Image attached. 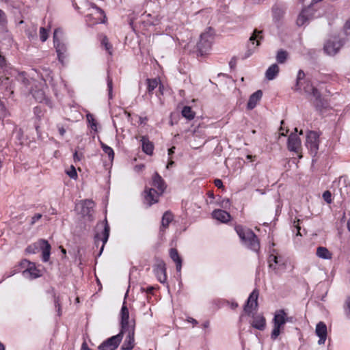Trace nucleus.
I'll return each instance as SVG.
<instances>
[{"label": "nucleus", "instance_id": "obj_1", "mask_svg": "<svg viewBox=\"0 0 350 350\" xmlns=\"http://www.w3.org/2000/svg\"><path fill=\"white\" fill-rule=\"evenodd\" d=\"M152 186L154 188L145 191L144 198L148 206L157 202L159 196L163 193L166 189L164 180L157 172H155L152 177Z\"/></svg>", "mask_w": 350, "mask_h": 350}, {"label": "nucleus", "instance_id": "obj_2", "mask_svg": "<svg viewBox=\"0 0 350 350\" xmlns=\"http://www.w3.org/2000/svg\"><path fill=\"white\" fill-rule=\"evenodd\" d=\"M235 230L243 243L247 247L254 252H258L259 250V240L253 231L250 229L244 228L241 226H236Z\"/></svg>", "mask_w": 350, "mask_h": 350}, {"label": "nucleus", "instance_id": "obj_3", "mask_svg": "<svg viewBox=\"0 0 350 350\" xmlns=\"http://www.w3.org/2000/svg\"><path fill=\"white\" fill-rule=\"evenodd\" d=\"M293 318L288 317L287 313L284 309L277 310L272 320L273 329L271 334V338L275 340L282 332L284 329V325L287 322H291Z\"/></svg>", "mask_w": 350, "mask_h": 350}, {"label": "nucleus", "instance_id": "obj_4", "mask_svg": "<svg viewBox=\"0 0 350 350\" xmlns=\"http://www.w3.org/2000/svg\"><path fill=\"white\" fill-rule=\"evenodd\" d=\"M109 232L110 227L107 219H105L103 221L97 223L95 229L94 239V243L96 245V247H98L100 242L102 243L98 253V256L101 255L104 250L105 245L108 241L109 237Z\"/></svg>", "mask_w": 350, "mask_h": 350}, {"label": "nucleus", "instance_id": "obj_5", "mask_svg": "<svg viewBox=\"0 0 350 350\" xmlns=\"http://www.w3.org/2000/svg\"><path fill=\"white\" fill-rule=\"evenodd\" d=\"M42 250V258L44 262H47L50 258L51 245L47 241L40 239L36 243L29 245L26 248V252L29 254H35L38 250Z\"/></svg>", "mask_w": 350, "mask_h": 350}, {"label": "nucleus", "instance_id": "obj_6", "mask_svg": "<svg viewBox=\"0 0 350 350\" xmlns=\"http://www.w3.org/2000/svg\"><path fill=\"white\" fill-rule=\"evenodd\" d=\"M213 40V33L210 29L200 35L199 42L197 44V52L198 55L206 54L211 48Z\"/></svg>", "mask_w": 350, "mask_h": 350}, {"label": "nucleus", "instance_id": "obj_7", "mask_svg": "<svg viewBox=\"0 0 350 350\" xmlns=\"http://www.w3.org/2000/svg\"><path fill=\"white\" fill-rule=\"evenodd\" d=\"M62 33V30L59 29H57L54 31L53 33V42L54 46L56 49V52L57 53L58 59L62 64L64 63V60L66 58V52L67 51V47L65 43L60 41L59 38V34Z\"/></svg>", "mask_w": 350, "mask_h": 350}, {"label": "nucleus", "instance_id": "obj_8", "mask_svg": "<svg viewBox=\"0 0 350 350\" xmlns=\"http://www.w3.org/2000/svg\"><path fill=\"white\" fill-rule=\"evenodd\" d=\"M85 21L90 25H94L96 24L104 23L105 22L106 16L103 10L98 7H95L93 12L88 14L85 16Z\"/></svg>", "mask_w": 350, "mask_h": 350}, {"label": "nucleus", "instance_id": "obj_9", "mask_svg": "<svg viewBox=\"0 0 350 350\" xmlns=\"http://www.w3.org/2000/svg\"><path fill=\"white\" fill-rule=\"evenodd\" d=\"M123 333L120 332L117 335L113 336L104 340L99 346V350H115L119 346L123 338Z\"/></svg>", "mask_w": 350, "mask_h": 350}, {"label": "nucleus", "instance_id": "obj_10", "mask_svg": "<svg viewBox=\"0 0 350 350\" xmlns=\"http://www.w3.org/2000/svg\"><path fill=\"white\" fill-rule=\"evenodd\" d=\"M306 146L314 156L317 154L319 146V135L315 132L310 131L306 135Z\"/></svg>", "mask_w": 350, "mask_h": 350}, {"label": "nucleus", "instance_id": "obj_11", "mask_svg": "<svg viewBox=\"0 0 350 350\" xmlns=\"http://www.w3.org/2000/svg\"><path fill=\"white\" fill-rule=\"evenodd\" d=\"M341 40L336 37L327 41L324 45V51L329 55H335L342 46Z\"/></svg>", "mask_w": 350, "mask_h": 350}, {"label": "nucleus", "instance_id": "obj_12", "mask_svg": "<svg viewBox=\"0 0 350 350\" xmlns=\"http://www.w3.org/2000/svg\"><path fill=\"white\" fill-rule=\"evenodd\" d=\"M258 291L254 289L249 297L247 298V302L244 306V311L247 314H250L253 310H255L258 308Z\"/></svg>", "mask_w": 350, "mask_h": 350}, {"label": "nucleus", "instance_id": "obj_13", "mask_svg": "<svg viewBox=\"0 0 350 350\" xmlns=\"http://www.w3.org/2000/svg\"><path fill=\"white\" fill-rule=\"evenodd\" d=\"M120 319H121V332L124 334V331L129 328H135V325L131 322H129V310L125 305V302L123 303L120 310Z\"/></svg>", "mask_w": 350, "mask_h": 350}, {"label": "nucleus", "instance_id": "obj_14", "mask_svg": "<svg viewBox=\"0 0 350 350\" xmlns=\"http://www.w3.org/2000/svg\"><path fill=\"white\" fill-rule=\"evenodd\" d=\"M23 264H26L27 265V269L23 271V275L25 278L35 279L41 276L40 271L36 268L34 263L25 260L23 262Z\"/></svg>", "mask_w": 350, "mask_h": 350}, {"label": "nucleus", "instance_id": "obj_15", "mask_svg": "<svg viewBox=\"0 0 350 350\" xmlns=\"http://www.w3.org/2000/svg\"><path fill=\"white\" fill-rule=\"evenodd\" d=\"M125 339L121 347L122 350H131L135 345V328H129L124 331Z\"/></svg>", "mask_w": 350, "mask_h": 350}, {"label": "nucleus", "instance_id": "obj_16", "mask_svg": "<svg viewBox=\"0 0 350 350\" xmlns=\"http://www.w3.org/2000/svg\"><path fill=\"white\" fill-rule=\"evenodd\" d=\"M261 33V31H258L257 29H255L254 31L253 34L251 36L250 38V44L248 45V53L247 54L246 57L251 55L254 53L256 47L260 44V40L262 39V36L260 35Z\"/></svg>", "mask_w": 350, "mask_h": 350}, {"label": "nucleus", "instance_id": "obj_17", "mask_svg": "<svg viewBox=\"0 0 350 350\" xmlns=\"http://www.w3.org/2000/svg\"><path fill=\"white\" fill-rule=\"evenodd\" d=\"M301 148V140L296 134H291L288 139V148L290 151L298 152Z\"/></svg>", "mask_w": 350, "mask_h": 350}, {"label": "nucleus", "instance_id": "obj_18", "mask_svg": "<svg viewBox=\"0 0 350 350\" xmlns=\"http://www.w3.org/2000/svg\"><path fill=\"white\" fill-rule=\"evenodd\" d=\"M316 334L319 337L318 343L319 345L324 344L327 338V326L326 325L321 321L317 323L315 330Z\"/></svg>", "mask_w": 350, "mask_h": 350}, {"label": "nucleus", "instance_id": "obj_19", "mask_svg": "<svg viewBox=\"0 0 350 350\" xmlns=\"http://www.w3.org/2000/svg\"><path fill=\"white\" fill-rule=\"evenodd\" d=\"M212 217L222 223H227L230 220V215L226 211L216 209L212 213Z\"/></svg>", "mask_w": 350, "mask_h": 350}, {"label": "nucleus", "instance_id": "obj_20", "mask_svg": "<svg viewBox=\"0 0 350 350\" xmlns=\"http://www.w3.org/2000/svg\"><path fill=\"white\" fill-rule=\"evenodd\" d=\"M251 323L253 327L258 330H264L266 327V319L261 314H257L252 317Z\"/></svg>", "mask_w": 350, "mask_h": 350}, {"label": "nucleus", "instance_id": "obj_21", "mask_svg": "<svg viewBox=\"0 0 350 350\" xmlns=\"http://www.w3.org/2000/svg\"><path fill=\"white\" fill-rule=\"evenodd\" d=\"M154 274L157 278V280L161 283H165L167 280L166 275V268L165 264H159L156 268L154 269Z\"/></svg>", "mask_w": 350, "mask_h": 350}, {"label": "nucleus", "instance_id": "obj_22", "mask_svg": "<svg viewBox=\"0 0 350 350\" xmlns=\"http://www.w3.org/2000/svg\"><path fill=\"white\" fill-rule=\"evenodd\" d=\"M262 96V92L261 90H257L254 93H253L249 98L247 107L248 109H253L257 105V103L260 101Z\"/></svg>", "mask_w": 350, "mask_h": 350}, {"label": "nucleus", "instance_id": "obj_23", "mask_svg": "<svg viewBox=\"0 0 350 350\" xmlns=\"http://www.w3.org/2000/svg\"><path fill=\"white\" fill-rule=\"evenodd\" d=\"M306 93L312 96L316 101H318L321 98V94L318 90L315 88L309 81L306 82V85L304 87Z\"/></svg>", "mask_w": 350, "mask_h": 350}, {"label": "nucleus", "instance_id": "obj_24", "mask_svg": "<svg viewBox=\"0 0 350 350\" xmlns=\"http://www.w3.org/2000/svg\"><path fill=\"white\" fill-rule=\"evenodd\" d=\"M170 256L176 263L177 272H180L182 268V258L180 257L177 250L175 248L170 249Z\"/></svg>", "mask_w": 350, "mask_h": 350}, {"label": "nucleus", "instance_id": "obj_25", "mask_svg": "<svg viewBox=\"0 0 350 350\" xmlns=\"http://www.w3.org/2000/svg\"><path fill=\"white\" fill-rule=\"evenodd\" d=\"M309 8H304L301 10L297 19V24L298 26H303L307 24L309 21Z\"/></svg>", "mask_w": 350, "mask_h": 350}, {"label": "nucleus", "instance_id": "obj_26", "mask_svg": "<svg viewBox=\"0 0 350 350\" xmlns=\"http://www.w3.org/2000/svg\"><path fill=\"white\" fill-rule=\"evenodd\" d=\"M142 150L148 155H152L154 150V145L146 137H142Z\"/></svg>", "mask_w": 350, "mask_h": 350}, {"label": "nucleus", "instance_id": "obj_27", "mask_svg": "<svg viewBox=\"0 0 350 350\" xmlns=\"http://www.w3.org/2000/svg\"><path fill=\"white\" fill-rule=\"evenodd\" d=\"M279 72V66L276 64H272L265 72V77L268 80H273Z\"/></svg>", "mask_w": 350, "mask_h": 350}, {"label": "nucleus", "instance_id": "obj_28", "mask_svg": "<svg viewBox=\"0 0 350 350\" xmlns=\"http://www.w3.org/2000/svg\"><path fill=\"white\" fill-rule=\"evenodd\" d=\"M94 203L92 200H85L82 202V214L83 215H91V212L93 211Z\"/></svg>", "mask_w": 350, "mask_h": 350}, {"label": "nucleus", "instance_id": "obj_29", "mask_svg": "<svg viewBox=\"0 0 350 350\" xmlns=\"http://www.w3.org/2000/svg\"><path fill=\"white\" fill-rule=\"evenodd\" d=\"M272 12L274 19L279 21L285 13V8L283 5L276 4L273 7Z\"/></svg>", "mask_w": 350, "mask_h": 350}, {"label": "nucleus", "instance_id": "obj_30", "mask_svg": "<svg viewBox=\"0 0 350 350\" xmlns=\"http://www.w3.org/2000/svg\"><path fill=\"white\" fill-rule=\"evenodd\" d=\"M317 256L323 259H331L332 254L325 247H318L317 249Z\"/></svg>", "mask_w": 350, "mask_h": 350}, {"label": "nucleus", "instance_id": "obj_31", "mask_svg": "<svg viewBox=\"0 0 350 350\" xmlns=\"http://www.w3.org/2000/svg\"><path fill=\"white\" fill-rule=\"evenodd\" d=\"M172 219L173 216L172 213L168 211L165 212L162 217L161 231H164L168 227Z\"/></svg>", "mask_w": 350, "mask_h": 350}, {"label": "nucleus", "instance_id": "obj_32", "mask_svg": "<svg viewBox=\"0 0 350 350\" xmlns=\"http://www.w3.org/2000/svg\"><path fill=\"white\" fill-rule=\"evenodd\" d=\"M100 146L103 151L108 156L109 160L112 162L114 159V151L113 150L103 142H100Z\"/></svg>", "mask_w": 350, "mask_h": 350}, {"label": "nucleus", "instance_id": "obj_33", "mask_svg": "<svg viewBox=\"0 0 350 350\" xmlns=\"http://www.w3.org/2000/svg\"><path fill=\"white\" fill-rule=\"evenodd\" d=\"M31 93L32 96L34 97V98L40 103H42L45 99V94L42 90H32L31 91Z\"/></svg>", "mask_w": 350, "mask_h": 350}, {"label": "nucleus", "instance_id": "obj_34", "mask_svg": "<svg viewBox=\"0 0 350 350\" xmlns=\"http://www.w3.org/2000/svg\"><path fill=\"white\" fill-rule=\"evenodd\" d=\"M159 83V80L157 79H148L147 85L148 93L152 94V91L158 86Z\"/></svg>", "mask_w": 350, "mask_h": 350}, {"label": "nucleus", "instance_id": "obj_35", "mask_svg": "<svg viewBox=\"0 0 350 350\" xmlns=\"http://www.w3.org/2000/svg\"><path fill=\"white\" fill-rule=\"evenodd\" d=\"M182 115L183 117L188 120H192L194 118V113L192 111L191 108L188 106H185L183 107L182 110Z\"/></svg>", "mask_w": 350, "mask_h": 350}, {"label": "nucleus", "instance_id": "obj_36", "mask_svg": "<svg viewBox=\"0 0 350 350\" xmlns=\"http://www.w3.org/2000/svg\"><path fill=\"white\" fill-rule=\"evenodd\" d=\"M268 262L269 267L275 269L276 265L279 264L278 258L277 256L271 254L269 256Z\"/></svg>", "mask_w": 350, "mask_h": 350}, {"label": "nucleus", "instance_id": "obj_37", "mask_svg": "<svg viewBox=\"0 0 350 350\" xmlns=\"http://www.w3.org/2000/svg\"><path fill=\"white\" fill-rule=\"evenodd\" d=\"M287 58V53L285 51H280L278 52L276 55V59L278 63L282 64L284 63Z\"/></svg>", "mask_w": 350, "mask_h": 350}, {"label": "nucleus", "instance_id": "obj_38", "mask_svg": "<svg viewBox=\"0 0 350 350\" xmlns=\"http://www.w3.org/2000/svg\"><path fill=\"white\" fill-rule=\"evenodd\" d=\"M0 83L7 90H11V81L8 77H0Z\"/></svg>", "mask_w": 350, "mask_h": 350}, {"label": "nucleus", "instance_id": "obj_39", "mask_svg": "<svg viewBox=\"0 0 350 350\" xmlns=\"http://www.w3.org/2000/svg\"><path fill=\"white\" fill-rule=\"evenodd\" d=\"M102 45L105 46L106 51H108L109 54H111V45L109 42L108 38L106 36H104L101 40Z\"/></svg>", "mask_w": 350, "mask_h": 350}, {"label": "nucleus", "instance_id": "obj_40", "mask_svg": "<svg viewBox=\"0 0 350 350\" xmlns=\"http://www.w3.org/2000/svg\"><path fill=\"white\" fill-rule=\"evenodd\" d=\"M107 88H108L109 98L111 99L113 98V94H112L113 81L109 75L107 76Z\"/></svg>", "mask_w": 350, "mask_h": 350}, {"label": "nucleus", "instance_id": "obj_41", "mask_svg": "<svg viewBox=\"0 0 350 350\" xmlns=\"http://www.w3.org/2000/svg\"><path fill=\"white\" fill-rule=\"evenodd\" d=\"M8 115V112L3 105V103L0 100V120L7 117Z\"/></svg>", "mask_w": 350, "mask_h": 350}, {"label": "nucleus", "instance_id": "obj_42", "mask_svg": "<svg viewBox=\"0 0 350 350\" xmlns=\"http://www.w3.org/2000/svg\"><path fill=\"white\" fill-rule=\"evenodd\" d=\"M48 31L44 27L40 29V38L42 42H45L48 38Z\"/></svg>", "mask_w": 350, "mask_h": 350}, {"label": "nucleus", "instance_id": "obj_43", "mask_svg": "<svg viewBox=\"0 0 350 350\" xmlns=\"http://www.w3.org/2000/svg\"><path fill=\"white\" fill-rule=\"evenodd\" d=\"M304 77H305L304 72L301 70H299V72L297 73V84H296V87H297V90L301 89V87H300L301 80L303 79L304 78Z\"/></svg>", "mask_w": 350, "mask_h": 350}, {"label": "nucleus", "instance_id": "obj_44", "mask_svg": "<svg viewBox=\"0 0 350 350\" xmlns=\"http://www.w3.org/2000/svg\"><path fill=\"white\" fill-rule=\"evenodd\" d=\"M26 34L27 35L29 38H34L36 37L37 35V28L36 27H33L32 30L30 31L29 29H27L26 31Z\"/></svg>", "mask_w": 350, "mask_h": 350}, {"label": "nucleus", "instance_id": "obj_45", "mask_svg": "<svg viewBox=\"0 0 350 350\" xmlns=\"http://www.w3.org/2000/svg\"><path fill=\"white\" fill-rule=\"evenodd\" d=\"M66 173L71 178L76 179L77 178V173L73 165L71 166L70 170L67 171Z\"/></svg>", "mask_w": 350, "mask_h": 350}, {"label": "nucleus", "instance_id": "obj_46", "mask_svg": "<svg viewBox=\"0 0 350 350\" xmlns=\"http://www.w3.org/2000/svg\"><path fill=\"white\" fill-rule=\"evenodd\" d=\"M345 312L347 316L350 318V297H348L345 304Z\"/></svg>", "mask_w": 350, "mask_h": 350}, {"label": "nucleus", "instance_id": "obj_47", "mask_svg": "<svg viewBox=\"0 0 350 350\" xmlns=\"http://www.w3.org/2000/svg\"><path fill=\"white\" fill-rule=\"evenodd\" d=\"M323 200L328 204L332 202V194L330 191H326L323 193Z\"/></svg>", "mask_w": 350, "mask_h": 350}, {"label": "nucleus", "instance_id": "obj_48", "mask_svg": "<svg viewBox=\"0 0 350 350\" xmlns=\"http://www.w3.org/2000/svg\"><path fill=\"white\" fill-rule=\"evenodd\" d=\"M42 217V215L40 213L35 214L31 219L30 225H34L38 221H39Z\"/></svg>", "mask_w": 350, "mask_h": 350}, {"label": "nucleus", "instance_id": "obj_49", "mask_svg": "<svg viewBox=\"0 0 350 350\" xmlns=\"http://www.w3.org/2000/svg\"><path fill=\"white\" fill-rule=\"evenodd\" d=\"M7 23L6 15L5 12L0 9V25H3Z\"/></svg>", "mask_w": 350, "mask_h": 350}, {"label": "nucleus", "instance_id": "obj_50", "mask_svg": "<svg viewBox=\"0 0 350 350\" xmlns=\"http://www.w3.org/2000/svg\"><path fill=\"white\" fill-rule=\"evenodd\" d=\"M18 80H21L24 84L26 85L27 83H29V80L25 77L24 73H20L18 76Z\"/></svg>", "mask_w": 350, "mask_h": 350}, {"label": "nucleus", "instance_id": "obj_51", "mask_svg": "<svg viewBox=\"0 0 350 350\" xmlns=\"http://www.w3.org/2000/svg\"><path fill=\"white\" fill-rule=\"evenodd\" d=\"M83 155L81 153L79 154L77 152H75L73 155L75 162L79 161L82 159Z\"/></svg>", "mask_w": 350, "mask_h": 350}, {"label": "nucleus", "instance_id": "obj_52", "mask_svg": "<svg viewBox=\"0 0 350 350\" xmlns=\"http://www.w3.org/2000/svg\"><path fill=\"white\" fill-rule=\"evenodd\" d=\"M344 28L345 33L350 35V19L346 23Z\"/></svg>", "mask_w": 350, "mask_h": 350}, {"label": "nucleus", "instance_id": "obj_53", "mask_svg": "<svg viewBox=\"0 0 350 350\" xmlns=\"http://www.w3.org/2000/svg\"><path fill=\"white\" fill-rule=\"evenodd\" d=\"M34 113L39 118L42 116V111L40 107H36L34 108Z\"/></svg>", "mask_w": 350, "mask_h": 350}, {"label": "nucleus", "instance_id": "obj_54", "mask_svg": "<svg viewBox=\"0 0 350 350\" xmlns=\"http://www.w3.org/2000/svg\"><path fill=\"white\" fill-rule=\"evenodd\" d=\"M299 221H300V219H299L297 221H294V227L296 228L297 230V235L298 234L301 235V233H300L301 228H300V226L299 225Z\"/></svg>", "mask_w": 350, "mask_h": 350}, {"label": "nucleus", "instance_id": "obj_55", "mask_svg": "<svg viewBox=\"0 0 350 350\" xmlns=\"http://www.w3.org/2000/svg\"><path fill=\"white\" fill-rule=\"evenodd\" d=\"M214 183H215V185L217 188H224V185H223V183H222L221 180H220V179H215L214 180Z\"/></svg>", "mask_w": 350, "mask_h": 350}, {"label": "nucleus", "instance_id": "obj_56", "mask_svg": "<svg viewBox=\"0 0 350 350\" xmlns=\"http://www.w3.org/2000/svg\"><path fill=\"white\" fill-rule=\"evenodd\" d=\"M144 167L145 166L144 164L137 165L135 166L134 170L135 172H139L143 170Z\"/></svg>", "mask_w": 350, "mask_h": 350}, {"label": "nucleus", "instance_id": "obj_57", "mask_svg": "<svg viewBox=\"0 0 350 350\" xmlns=\"http://www.w3.org/2000/svg\"><path fill=\"white\" fill-rule=\"evenodd\" d=\"M5 59L0 55V68L4 69L5 68Z\"/></svg>", "mask_w": 350, "mask_h": 350}, {"label": "nucleus", "instance_id": "obj_58", "mask_svg": "<svg viewBox=\"0 0 350 350\" xmlns=\"http://www.w3.org/2000/svg\"><path fill=\"white\" fill-rule=\"evenodd\" d=\"M45 71H46L45 77H44V76L42 75V77L43 78V80L44 81H46L49 79H52V77L50 76V71L49 70H45Z\"/></svg>", "mask_w": 350, "mask_h": 350}, {"label": "nucleus", "instance_id": "obj_59", "mask_svg": "<svg viewBox=\"0 0 350 350\" xmlns=\"http://www.w3.org/2000/svg\"><path fill=\"white\" fill-rule=\"evenodd\" d=\"M55 307L57 308V312H58V314L60 315V305L59 304V301L57 299H55Z\"/></svg>", "mask_w": 350, "mask_h": 350}, {"label": "nucleus", "instance_id": "obj_60", "mask_svg": "<svg viewBox=\"0 0 350 350\" xmlns=\"http://www.w3.org/2000/svg\"><path fill=\"white\" fill-rule=\"evenodd\" d=\"M58 131H59V133L60 134L61 136H64L65 133H66V130L64 129V127L62 126H59L58 127Z\"/></svg>", "mask_w": 350, "mask_h": 350}, {"label": "nucleus", "instance_id": "obj_61", "mask_svg": "<svg viewBox=\"0 0 350 350\" xmlns=\"http://www.w3.org/2000/svg\"><path fill=\"white\" fill-rule=\"evenodd\" d=\"M187 321L193 324V326H195L198 324V321L191 317L188 318Z\"/></svg>", "mask_w": 350, "mask_h": 350}, {"label": "nucleus", "instance_id": "obj_62", "mask_svg": "<svg viewBox=\"0 0 350 350\" xmlns=\"http://www.w3.org/2000/svg\"><path fill=\"white\" fill-rule=\"evenodd\" d=\"M174 164V162L171 159H170L167 165H166V168L167 169H170V167H172Z\"/></svg>", "mask_w": 350, "mask_h": 350}, {"label": "nucleus", "instance_id": "obj_63", "mask_svg": "<svg viewBox=\"0 0 350 350\" xmlns=\"http://www.w3.org/2000/svg\"><path fill=\"white\" fill-rule=\"evenodd\" d=\"M91 128L94 130V131H96L97 129V125H96V121H92V122H91Z\"/></svg>", "mask_w": 350, "mask_h": 350}, {"label": "nucleus", "instance_id": "obj_64", "mask_svg": "<svg viewBox=\"0 0 350 350\" xmlns=\"http://www.w3.org/2000/svg\"><path fill=\"white\" fill-rule=\"evenodd\" d=\"M237 307H238V304H237V302H235V301H232V302H231V304H230V308H231L232 309H235V308H237Z\"/></svg>", "mask_w": 350, "mask_h": 350}]
</instances>
